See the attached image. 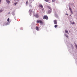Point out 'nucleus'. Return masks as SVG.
Listing matches in <instances>:
<instances>
[{
  "label": "nucleus",
  "mask_w": 77,
  "mask_h": 77,
  "mask_svg": "<svg viewBox=\"0 0 77 77\" xmlns=\"http://www.w3.org/2000/svg\"><path fill=\"white\" fill-rule=\"evenodd\" d=\"M48 10L46 12L47 14H50L51 12V7L49 6H48Z\"/></svg>",
  "instance_id": "1"
},
{
  "label": "nucleus",
  "mask_w": 77,
  "mask_h": 77,
  "mask_svg": "<svg viewBox=\"0 0 77 77\" xmlns=\"http://www.w3.org/2000/svg\"><path fill=\"white\" fill-rule=\"evenodd\" d=\"M37 22L38 23H40V24H44V22L41 20H38L37 21Z\"/></svg>",
  "instance_id": "2"
},
{
  "label": "nucleus",
  "mask_w": 77,
  "mask_h": 77,
  "mask_svg": "<svg viewBox=\"0 0 77 77\" xmlns=\"http://www.w3.org/2000/svg\"><path fill=\"white\" fill-rule=\"evenodd\" d=\"M43 19H45L46 20H48V17L47 16L45 15L43 17Z\"/></svg>",
  "instance_id": "3"
},
{
  "label": "nucleus",
  "mask_w": 77,
  "mask_h": 77,
  "mask_svg": "<svg viewBox=\"0 0 77 77\" xmlns=\"http://www.w3.org/2000/svg\"><path fill=\"white\" fill-rule=\"evenodd\" d=\"M54 24H57V20H54Z\"/></svg>",
  "instance_id": "4"
},
{
  "label": "nucleus",
  "mask_w": 77,
  "mask_h": 77,
  "mask_svg": "<svg viewBox=\"0 0 77 77\" xmlns=\"http://www.w3.org/2000/svg\"><path fill=\"white\" fill-rule=\"evenodd\" d=\"M6 2H7L8 4H9V3H11V1H9V0H6Z\"/></svg>",
  "instance_id": "5"
},
{
  "label": "nucleus",
  "mask_w": 77,
  "mask_h": 77,
  "mask_svg": "<svg viewBox=\"0 0 77 77\" xmlns=\"http://www.w3.org/2000/svg\"><path fill=\"white\" fill-rule=\"evenodd\" d=\"M35 17L36 18H38V17H39V15L38 14H36L35 16Z\"/></svg>",
  "instance_id": "6"
},
{
  "label": "nucleus",
  "mask_w": 77,
  "mask_h": 77,
  "mask_svg": "<svg viewBox=\"0 0 77 77\" xmlns=\"http://www.w3.org/2000/svg\"><path fill=\"white\" fill-rule=\"evenodd\" d=\"M35 29L36 30L38 31L39 30V28H38V26H36Z\"/></svg>",
  "instance_id": "7"
},
{
  "label": "nucleus",
  "mask_w": 77,
  "mask_h": 77,
  "mask_svg": "<svg viewBox=\"0 0 77 77\" xmlns=\"http://www.w3.org/2000/svg\"><path fill=\"white\" fill-rule=\"evenodd\" d=\"M29 11L30 14H32V13H33V12H32V10H29Z\"/></svg>",
  "instance_id": "8"
},
{
  "label": "nucleus",
  "mask_w": 77,
  "mask_h": 77,
  "mask_svg": "<svg viewBox=\"0 0 77 77\" xmlns=\"http://www.w3.org/2000/svg\"><path fill=\"white\" fill-rule=\"evenodd\" d=\"M69 9L70 11L71 12V13L72 14V9H71V7L69 8Z\"/></svg>",
  "instance_id": "9"
},
{
  "label": "nucleus",
  "mask_w": 77,
  "mask_h": 77,
  "mask_svg": "<svg viewBox=\"0 0 77 77\" xmlns=\"http://www.w3.org/2000/svg\"><path fill=\"white\" fill-rule=\"evenodd\" d=\"M39 6L40 8H43V6H42V5H39Z\"/></svg>",
  "instance_id": "10"
},
{
  "label": "nucleus",
  "mask_w": 77,
  "mask_h": 77,
  "mask_svg": "<svg viewBox=\"0 0 77 77\" xmlns=\"http://www.w3.org/2000/svg\"><path fill=\"white\" fill-rule=\"evenodd\" d=\"M71 24H75V23L74 22H70Z\"/></svg>",
  "instance_id": "11"
},
{
  "label": "nucleus",
  "mask_w": 77,
  "mask_h": 77,
  "mask_svg": "<svg viewBox=\"0 0 77 77\" xmlns=\"http://www.w3.org/2000/svg\"><path fill=\"white\" fill-rule=\"evenodd\" d=\"M57 26H58L57 25H55L54 26V27H55V28H56V27H57Z\"/></svg>",
  "instance_id": "12"
},
{
  "label": "nucleus",
  "mask_w": 77,
  "mask_h": 77,
  "mask_svg": "<svg viewBox=\"0 0 77 77\" xmlns=\"http://www.w3.org/2000/svg\"><path fill=\"white\" fill-rule=\"evenodd\" d=\"M17 4H18V3H17V2L15 3L14 4V5H15V6H16V5H17Z\"/></svg>",
  "instance_id": "13"
},
{
  "label": "nucleus",
  "mask_w": 77,
  "mask_h": 77,
  "mask_svg": "<svg viewBox=\"0 0 77 77\" xmlns=\"http://www.w3.org/2000/svg\"><path fill=\"white\" fill-rule=\"evenodd\" d=\"M65 32H66V33H68V31L65 30Z\"/></svg>",
  "instance_id": "14"
},
{
  "label": "nucleus",
  "mask_w": 77,
  "mask_h": 77,
  "mask_svg": "<svg viewBox=\"0 0 77 77\" xmlns=\"http://www.w3.org/2000/svg\"><path fill=\"white\" fill-rule=\"evenodd\" d=\"M45 1L46 2H48L49 1H50V0H45Z\"/></svg>",
  "instance_id": "15"
},
{
  "label": "nucleus",
  "mask_w": 77,
  "mask_h": 77,
  "mask_svg": "<svg viewBox=\"0 0 77 77\" xmlns=\"http://www.w3.org/2000/svg\"><path fill=\"white\" fill-rule=\"evenodd\" d=\"M7 21H8V22H9V18H8L7 20Z\"/></svg>",
  "instance_id": "16"
},
{
  "label": "nucleus",
  "mask_w": 77,
  "mask_h": 77,
  "mask_svg": "<svg viewBox=\"0 0 77 77\" xmlns=\"http://www.w3.org/2000/svg\"><path fill=\"white\" fill-rule=\"evenodd\" d=\"M3 10H0V12H2Z\"/></svg>",
  "instance_id": "17"
},
{
  "label": "nucleus",
  "mask_w": 77,
  "mask_h": 77,
  "mask_svg": "<svg viewBox=\"0 0 77 77\" xmlns=\"http://www.w3.org/2000/svg\"><path fill=\"white\" fill-rule=\"evenodd\" d=\"M52 1L53 2H54L56 1V0H52Z\"/></svg>",
  "instance_id": "18"
},
{
  "label": "nucleus",
  "mask_w": 77,
  "mask_h": 77,
  "mask_svg": "<svg viewBox=\"0 0 77 77\" xmlns=\"http://www.w3.org/2000/svg\"><path fill=\"white\" fill-rule=\"evenodd\" d=\"M26 5H27V3H28V1H27L26 2Z\"/></svg>",
  "instance_id": "19"
},
{
  "label": "nucleus",
  "mask_w": 77,
  "mask_h": 77,
  "mask_svg": "<svg viewBox=\"0 0 77 77\" xmlns=\"http://www.w3.org/2000/svg\"><path fill=\"white\" fill-rule=\"evenodd\" d=\"M66 15H68V14H66Z\"/></svg>",
  "instance_id": "20"
},
{
  "label": "nucleus",
  "mask_w": 77,
  "mask_h": 77,
  "mask_svg": "<svg viewBox=\"0 0 77 77\" xmlns=\"http://www.w3.org/2000/svg\"><path fill=\"white\" fill-rule=\"evenodd\" d=\"M1 2H2V0H0V3H1Z\"/></svg>",
  "instance_id": "21"
},
{
  "label": "nucleus",
  "mask_w": 77,
  "mask_h": 77,
  "mask_svg": "<svg viewBox=\"0 0 77 77\" xmlns=\"http://www.w3.org/2000/svg\"><path fill=\"white\" fill-rule=\"evenodd\" d=\"M10 14V12H9L8 13V14Z\"/></svg>",
  "instance_id": "22"
},
{
  "label": "nucleus",
  "mask_w": 77,
  "mask_h": 77,
  "mask_svg": "<svg viewBox=\"0 0 77 77\" xmlns=\"http://www.w3.org/2000/svg\"><path fill=\"white\" fill-rule=\"evenodd\" d=\"M66 37H67V38H68V36H66Z\"/></svg>",
  "instance_id": "23"
},
{
  "label": "nucleus",
  "mask_w": 77,
  "mask_h": 77,
  "mask_svg": "<svg viewBox=\"0 0 77 77\" xmlns=\"http://www.w3.org/2000/svg\"><path fill=\"white\" fill-rule=\"evenodd\" d=\"M44 9H42V10H43Z\"/></svg>",
  "instance_id": "24"
}]
</instances>
